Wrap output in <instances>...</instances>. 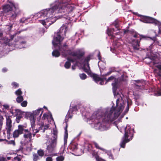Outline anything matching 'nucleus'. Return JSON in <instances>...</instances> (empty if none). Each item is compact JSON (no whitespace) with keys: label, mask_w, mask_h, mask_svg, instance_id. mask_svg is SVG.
Returning a JSON list of instances; mask_svg holds the SVG:
<instances>
[{"label":"nucleus","mask_w":161,"mask_h":161,"mask_svg":"<svg viewBox=\"0 0 161 161\" xmlns=\"http://www.w3.org/2000/svg\"><path fill=\"white\" fill-rule=\"evenodd\" d=\"M15 35H10V39H8L7 37H5L4 39V43L7 44H8L9 42L13 40Z\"/></svg>","instance_id":"obj_23"},{"label":"nucleus","mask_w":161,"mask_h":161,"mask_svg":"<svg viewBox=\"0 0 161 161\" xmlns=\"http://www.w3.org/2000/svg\"><path fill=\"white\" fill-rule=\"evenodd\" d=\"M57 131L56 129H54L53 131V139L49 141H47L46 142L47 145V150L48 153H51L53 152L55 150L57 145Z\"/></svg>","instance_id":"obj_9"},{"label":"nucleus","mask_w":161,"mask_h":161,"mask_svg":"<svg viewBox=\"0 0 161 161\" xmlns=\"http://www.w3.org/2000/svg\"><path fill=\"white\" fill-rule=\"evenodd\" d=\"M14 8L15 11L19 9L18 4L14 3L12 1H8L7 3L3 6V12L7 14H9L10 13L13 11V8Z\"/></svg>","instance_id":"obj_12"},{"label":"nucleus","mask_w":161,"mask_h":161,"mask_svg":"<svg viewBox=\"0 0 161 161\" xmlns=\"http://www.w3.org/2000/svg\"><path fill=\"white\" fill-rule=\"evenodd\" d=\"M84 52L82 49H78L75 52H72L71 55L72 56L71 57L67 58V61L65 63L64 66L66 69L70 68L71 63L74 64L75 62H76L77 59L79 58L80 57L84 54Z\"/></svg>","instance_id":"obj_7"},{"label":"nucleus","mask_w":161,"mask_h":161,"mask_svg":"<svg viewBox=\"0 0 161 161\" xmlns=\"http://www.w3.org/2000/svg\"><path fill=\"white\" fill-rule=\"evenodd\" d=\"M33 159L34 161H37L38 159V157L36 154H34L33 155Z\"/></svg>","instance_id":"obj_40"},{"label":"nucleus","mask_w":161,"mask_h":161,"mask_svg":"<svg viewBox=\"0 0 161 161\" xmlns=\"http://www.w3.org/2000/svg\"><path fill=\"white\" fill-rule=\"evenodd\" d=\"M134 128L130 125H127L125 128V134L120 143L121 147L124 148L125 144L131 140L133 137Z\"/></svg>","instance_id":"obj_6"},{"label":"nucleus","mask_w":161,"mask_h":161,"mask_svg":"<svg viewBox=\"0 0 161 161\" xmlns=\"http://www.w3.org/2000/svg\"><path fill=\"white\" fill-rule=\"evenodd\" d=\"M15 42L17 43V45H20L19 47V48H24L26 47L25 42L24 41L23 38L21 37H18L15 39Z\"/></svg>","instance_id":"obj_14"},{"label":"nucleus","mask_w":161,"mask_h":161,"mask_svg":"<svg viewBox=\"0 0 161 161\" xmlns=\"http://www.w3.org/2000/svg\"><path fill=\"white\" fill-rule=\"evenodd\" d=\"M68 23V24H65L60 28L59 31L55 34L53 39L52 41V43L55 47H58L59 48V51L62 53V55L64 57L67 56L66 51L67 49V46L66 44L63 46L60 47L61 43L64 39L65 33L68 31V28L70 27L71 25Z\"/></svg>","instance_id":"obj_4"},{"label":"nucleus","mask_w":161,"mask_h":161,"mask_svg":"<svg viewBox=\"0 0 161 161\" xmlns=\"http://www.w3.org/2000/svg\"><path fill=\"white\" fill-rule=\"evenodd\" d=\"M101 161H105V160H101Z\"/></svg>","instance_id":"obj_59"},{"label":"nucleus","mask_w":161,"mask_h":161,"mask_svg":"<svg viewBox=\"0 0 161 161\" xmlns=\"http://www.w3.org/2000/svg\"><path fill=\"white\" fill-rule=\"evenodd\" d=\"M44 122H43V125H40V126L39 128V129H38L39 130V131L41 130H43V132H44L47 129L50 127V125L49 124L44 125Z\"/></svg>","instance_id":"obj_22"},{"label":"nucleus","mask_w":161,"mask_h":161,"mask_svg":"<svg viewBox=\"0 0 161 161\" xmlns=\"http://www.w3.org/2000/svg\"><path fill=\"white\" fill-rule=\"evenodd\" d=\"M9 143L10 144H12L13 145H15V143L14 141H11L9 142Z\"/></svg>","instance_id":"obj_47"},{"label":"nucleus","mask_w":161,"mask_h":161,"mask_svg":"<svg viewBox=\"0 0 161 161\" xmlns=\"http://www.w3.org/2000/svg\"><path fill=\"white\" fill-rule=\"evenodd\" d=\"M37 153L39 156L41 157L43 156L44 154L43 151L42 150H38L37 151Z\"/></svg>","instance_id":"obj_37"},{"label":"nucleus","mask_w":161,"mask_h":161,"mask_svg":"<svg viewBox=\"0 0 161 161\" xmlns=\"http://www.w3.org/2000/svg\"><path fill=\"white\" fill-rule=\"evenodd\" d=\"M15 94L17 96H21L22 94V92L20 88L17 90L15 92Z\"/></svg>","instance_id":"obj_31"},{"label":"nucleus","mask_w":161,"mask_h":161,"mask_svg":"<svg viewBox=\"0 0 161 161\" xmlns=\"http://www.w3.org/2000/svg\"><path fill=\"white\" fill-rule=\"evenodd\" d=\"M27 102L26 101H23L21 103V105L23 107H25L26 106Z\"/></svg>","instance_id":"obj_39"},{"label":"nucleus","mask_w":161,"mask_h":161,"mask_svg":"<svg viewBox=\"0 0 161 161\" xmlns=\"http://www.w3.org/2000/svg\"><path fill=\"white\" fill-rule=\"evenodd\" d=\"M19 11V9L17 11H15V9H14V10H13L10 12L9 14H8V15H10L9 20L11 22L9 25H7V26H8L7 29L9 31H10L14 26L15 27L16 25L15 19L18 15V13Z\"/></svg>","instance_id":"obj_10"},{"label":"nucleus","mask_w":161,"mask_h":161,"mask_svg":"<svg viewBox=\"0 0 161 161\" xmlns=\"http://www.w3.org/2000/svg\"><path fill=\"white\" fill-rule=\"evenodd\" d=\"M77 111V107L75 106L72 107V108H70L66 116V118H71L72 117L73 114H76Z\"/></svg>","instance_id":"obj_18"},{"label":"nucleus","mask_w":161,"mask_h":161,"mask_svg":"<svg viewBox=\"0 0 161 161\" xmlns=\"http://www.w3.org/2000/svg\"><path fill=\"white\" fill-rule=\"evenodd\" d=\"M93 144L96 148L98 149H100L105 152H107L106 150H105V149H104V148H101V147H100L99 146L98 144L96 142H93Z\"/></svg>","instance_id":"obj_26"},{"label":"nucleus","mask_w":161,"mask_h":161,"mask_svg":"<svg viewBox=\"0 0 161 161\" xmlns=\"http://www.w3.org/2000/svg\"><path fill=\"white\" fill-rule=\"evenodd\" d=\"M3 36V33H0V39H1Z\"/></svg>","instance_id":"obj_52"},{"label":"nucleus","mask_w":161,"mask_h":161,"mask_svg":"<svg viewBox=\"0 0 161 161\" xmlns=\"http://www.w3.org/2000/svg\"><path fill=\"white\" fill-rule=\"evenodd\" d=\"M92 77L93 80L97 83H99L102 85L104 84V80H106V79L101 78L98 75L95 74H92Z\"/></svg>","instance_id":"obj_20"},{"label":"nucleus","mask_w":161,"mask_h":161,"mask_svg":"<svg viewBox=\"0 0 161 161\" xmlns=\"http://www.w3.org/2000/svg\"><path fill=\"white\" fill-rule=\"evenodd\" d=\"M22 157L21 156H19V157H16L14 158L13 161H20Z\"/></svg>","instance_id":"obj_36"},{"label":"nucleus","mask_w":161,"mask_h":161,"mask_svg":"<svg viewBox=\"0 0 161 161\" xmlns=\"http://www.w3.org/2000/svg\"><path fill=\"white\" fill-rule=\"evenodd\" d=\"M12 121L9 117L6 118V129L8 134L10 135L11 131L12 130Z\"/></svg>","instance_id":"obj_17"},{"label":"nucleus","mask_w":161,"mask_h":161,"mask_svg":"<svg viewBox=\"0 0 161 161\" xmlns=\"http://www.w3.org/2000/svg\"><path fill=\"white\" fill-rule=\"evenodd\" d=\"M25 133L24 135V137L27 141V142H31V139L32 137V135L33 136V133L32 131L29 130H24Z\"/></svg>","instance_id":"obj_16"},{"label":"nucleus","mask_w":161,"mask_h":161,"mask_svg":"<svg viewBox=\"0 0 161 161\" xmlns=\"http://www.w3.org/2000/svg\"><path fill=\"white\" fill-rule=\"evenodd\" d=\"M115 29H108L107 33L108 36H110V38L113 40V47H111V51L113 53H116V48L119 47L121 44V42L117 41V39H120L123 35V30L119 31L116 25Z\"/></svg>","instance_id":"obj_5"},{"label":"nucleus","mask_w":161,"mask_h":161,"mask_svg":"<svg viewBox=\"0 0 161 161\" xmlns=\"http://www.w3.org/2000/svg\"><path fill=\"white\" fill-rule=\"evenodd\" d=\"M71 18L70 17L68 18L67 19H68V20L70 21H71L72 20H71Z\"/></svg>","instance_id":"obj_53"},{"label":"nucleus","mask_w":161,"mask_h":161,"mask_svg":"<svg viewBox=\"0 0 161 161\" xmlns=\"http://www.w3.org/2000/svg\"><path fill=\"white\" fill-rule=\"evenodd\" d=\"M11 113L14 116H17L18 115H21L23 114L24 112L21 111L20 110L15 109L12 110V111H11Z\"/></svg>","instance_id":"obj_21"},{"label":"nucleus","mask_w":161,"mask_h":161,"mask_svg":"<svg viewBox=\"0 0 161 161\" xmlns=\"http://www.w3.org/2000/svg\"><path fill=\"white\" fill-rule=\"evenodd\" d=\"M90 59V58L88 56L84 59V62L83 63V69L85 72L88 74L90 73V68L89 66L88 62Z\"/></svg>","instance_id":"obj_13"},{"label":"nucleus","mask_w":161,"mask_h":161,"mask_svg":"<svg viewBox=\"0 0 161 161\" xmlns=\"http://www.w3.org/2000/svg\"><path fill=\"white\" fill-rule=\"evenodd\" d=\"M148 38L145 36L140 35L136 32H134L132 35L130 41L134 49L138 50L140 46V42L142 39H147Z\"/></svg>","instance_id":"obj_8"},{"label":"nucleus","mask_w":161,"mask_h":161,"mask_svg":"<svg viewBox=\"0 0 161 161\" xmlns=\"http://www.w3.org/2000/svg\"><path fill=\"white\" fill-rule=\"evenodd\" d=\"M152 47V45H151L149 47V48H147V50L148 51H150V50L151 49V48Z\"/></svg>","instance_id":"obj_51"},{"label":"nucleus","mask_w":161,"mask_h":161,"mask_svg":"<svg viewBox=\"0 0 161 161\" xmlns=\"http://www.w3.org/2000/svg\"><path fill=\"white\" fill-rule=\"evenodd\" d=\"M64 157L63 156L58 157L56 158V161H63L64 160Z\"/></svg>","instance_id":"obj_34"},{"label":"nucleus","mask_w":161,"mask_h":161,"mask_svg":"<svg viewBox=\"0 0 161 161\" xmlns=\"http://www.w3.org/2000/svg\"><path fill=\"white\" fill-rule=\"evenodd\" d=\"M43 111V108H40L33 111L32 113H28L27 114L30 121L31 125V127L30 128V130L32 131L34 136L39 132V130L36 127L35 121L36 118H37L36 123L38 125H42L43 122L46 120H47L48 122H50L51 124H54L55 125L52 115L50 112L44 113L41 118Z\"/></svg>","instance_id":"obj_3"},{"label":"nucleus","mask_w":161,"mask_h":161,"mask_svg":"<svg viewBox=\"0 0 161 161\" xmlns=\"http://www.w3.org/2000/svg\"><path fill=\"white\" fill-rule=\"evenodd\" d=\"M16 116V121L17 123H19L22 117V114L21 115H18Z\"/></svg>","instance_id":"obj_35"},{"label":"nucleus","mask_w":161,"mask_h":161,"mask_svg":"<svg viewBox=\"0 0 161 161\" xmlns=\"http://www.w3.org/2000/svg\"><path fill=\"white\" fill-rule=\"evenodd\" d=\"M2 112V111H1V110L0 109V112Z\"/></svg>","instance_id":"obj_58"},{"label":"nucleus","mask_w":161,"mask_h":161,"mask_svg":"<svg viewBox=\"0 0 161 161\" xmlns=\"http://www.w3.org/2000/svg\"><path fill=\"white\" fill-rule=\"evenodd\" d=\"M46 161H53V159L51 157H48L46 159Z\"/></svg>","instance_id":"obj_44"},{"label":"nucleus","mask_w":161,"mask_h":161,"mask_svg":"<svg viewBox=\"0 0 161 161\" xmlns=\"http://www.w3.org/2000/svg\"><path fill=\"white\" fill-rule=\"evenodd\" d=\"M153 33L154 34V36L153 37V39H152L154 40L155 38V37L157 35L156 32H154Z\"/></svg>","instance_id":"obj_48"},{"label":"nucleus","mask_w":161,"mask_h":161,"mask_svg":"<svg viewBox=\"0 0 161 161\" xmlns=\"http://www.w3.org/2000/svg\"><path fill=\"white\" fill-rule=\"evenodd\" d=\"M114 79V77L113 76H110V77H109L107 80H106V81L105 84H106L107 82L113 80Z\"/></svg>","instance_id":"obj_43"},{"label":"nucleus","mask_w":161,"mask_h":161,"mask_svg":"<svg viewBox=\"0 0 161 161\" xmlns=\"http://www.w3.org/2000/svg\"><path fill=\"white\" fill-rule=\"evenodd\" d=\"M80 111H81L82 112H83L84 111V110H82V108H81V109H80Z\"/></svg>","instance_id":"obj_56"},{"label":"nucleus","mask_w":161,"mask_h":161,"mask_svg":"<svg viewBox=\"0 0 161 161\" xmlns=\"http://www.w3.org/2000/svg\"><path fill=\"white\" fill-rule=\"evenodd\" d=\"M23 100V98L22 96H18L16 99L17 102L19 103H20Z\"/></svg>","instance_id":"obj_32"},{"label":"nucleus","mask_w":161,"mask_h":161,"mask_svg":"<svg viewBox=\"0 0 161 161\" xmlns=\"http://www.w3.org/2000/svg\"><path fill=\"white\" fill-rule=\"evenodd\" d=\"M78 145L76 144H72L70 146V149L73 151H76L78 148Z\"/></svg>","instance_id":"obj_27"},{"label":"nucleus","mask_w":161,"mask_h":161,"mask_svg":"<svg viewBox=\"0 0 161 161\" xmlns=\"http://www.w3.org/2000/svg\"><path fill=\"white\" fill-rule=\"evenodd\" d=\"M139 16L141 17V18L139 19L141 21L145 23H154L158 25L159 29V33L161 34V27H160L161 25V22L150 17L142 16L141 15H139Z\"/></svg>","instance_id":"obj_11"},{"label":"nucleus","mask_w":161,"mask_h":161,"mask_svg":"<svg viewBox=\"0 0 161 161\" xmlns=\"http://www.w3.org/2000/svg\"><path fill=\"white\" fill-rule=\"evenodd\" d=\"M74 65L72 66V69L74 70L75 69V66L76 65V63H75V62L74 63Z\"/></svg>","instance_id":"obj_50"},{"label":"nucleus","mask_w":161,"mask_h":161,"mask_svg":"<svg viewBox=\"0 0 161 161\" xmlns=\"http://www.w3.org/2000/svg\"><path fill=\"white\" fill-rule=\"evenodd\" d=\"M7 70L8 69L6 68H3L2 69V71L3 73L6 72Z\"/></svg>","instance_id":"obj_46"},{"label":"nucleus","mask_w":161,"mask_h":161,"mask_svg":"<svg viewBox=\"0 0 161 161\" xmlns=\"http://www.w3.org/2000/svg\"><path fill=\"white\" fill-rule=\"evenodd\" d=\"M29 19V18H23L21 19L20 22H22V23H25L26 22L25 21L27 19Z\"/></svg>","instance_id":"obj_41"},{"label":"nucleus","mask_w":161,"mask_h":161,"mask_svg":"<svg viewBox=\"0 0 161 161\" xmlns=\"http://www.w3.org/2000/svg\"><path fill=\"white\" fill-rule=\"evenodd\" d=\"M11 85L12 88L14 89H16L19 86V84L15 82H13L11 83Z\"/></svg>","instance_id":"obj_30"},{"label":"nucleus","mask_w":161,"mask_h":161,"mask_svg":"<svg viewBox=\"0 0 161 161\" xmlns=\"http://www.w3.org/2000/svg\"><path fill=\"white\" fill-rule=\"evenodd\" d=\"M80 155V154H78V155Z\"/></svg>","instance_id":"obj_60"},{"label":"nucleus","mask_w":161,"mask_h":161,"mask_svg":"<svg viewBox=\"0 0 161 161\" xmlns=\"http://www.w3.org/2000/svg\"><path fill=\"white\" fill-rule=\"evenodd\" d=\"M0 161H5V159L3 157L0 156Z\"/></svg>","instance_id":"obj_49"},{"label":"nucleus","mask_w":161,"mask_h":161,"mask_svg":"<svg viewBox=\"0 0 161 161\" xmlns=\"http://www.w3.org/2000/svg\"><path fill=\"white\" fill-rule=\"evenodd\" d=\"M52 55L53 56L58 57L60 56V53L57 50H54L52 52Z\"/></svg>","instance_id":"obj_29"},{"label":"nucleus","mask_w":161,"mask_h":161,"mask_svg":"<svg viewBox=\"0 0 161 161\" xmlns=\"http://www.w3.org/2000/svg\"><path fill=\"white\" fill-rule=\"evenodd\" d=\"M11 158V157H8L7 158V159L8 160L10 159Z\"/></svg>","instance_id":"obj_55"},{"label":"nucleus","mask_w":161,"mask_h":161,"mask_svg":"<svg viewBox=\"0 0 161 161\" xmlns=\"http://www.w3.org/2000/svg\"><path fill=\"white\" fill-rule=\"evenodd\" d=\"M74 8L73 5L67 4L63 0H56L50 4L49 8L41 10L34 17L41 18L42 19L39 20L40 23L47 28L57 19L54 16L56 13H62L65 11H72ZM31 16L33 17V16Z\"/></svg>","instance_id":"obj_2"},{"label":"nucleus","mask_w":161,"mask_h":161,"mask_svg":"<svg viewBox=\"0 0 161 161\" xmlns=\"http://www.w3.org/2000/svg\"><path fill=\"white\" fill-rule=\"evenodd\" d=\"M100 53L98 52V57L99 60H100V61H99V62L98 63V65L100 68H101V65L102 64H103V65H104L105 64V63L103 62L102 61H101V58L100 56Z\"/></svg>","instance_id":"obj_24"},{"label":"nucleus","mask_w":161,"mask_h":161,"mask_svg":"<svg viewBox=\"0 0 161 161\" xmlns=\"http://www.w3.org/2000/svg\"><path fill=\"white\" fill-rule=\"evenodd\" d=\"M118 82L116 79L112 84L114 97L117 98L115 106L113 105L103 109H99L94 112L91 117L88 116L87 113L85 116L88 120L93 123L94 128L101 131L108 130L109 127V124L115 120L119 117L123 118L128 112L129 107L128 103L124 109L125 103L123 98V95L121 92L117 91Z\"/></svg>","instance_id":"obj_1"},{"label":"nucleus","mask_w":161,"mask_h":161,"mask_svg":"<svg viewBox=\"0 0 161 161\" xmlns=\"http://www.w3.org/2000/svg\"><path fill=\"white\" fill-rule=\"evenodd\" d=\"M68 136V133L66 129H65V134L64 137V145H65L67 143V139Z\"/></svg>","instance_id":"obj_25"},{"label":"nucleus","mask_w":161,"mask_h":161,"mask_svg":"<svg viewBox=\"0 0 161 161\" xmlns=\"http://www.w3.org/2000/svg\"><path fill=\"white\" fill-rule=\"evenodd\" d=\"M105 153H107V154L109 156V158H111L112 159H114L113 157V155L111 154V153H110V151H107V152H105Z\"/></svg>","instance_id":"obj_38"},{"label":"nucleus","mask_w":161,"mask_h":161,"mask_svg":"<svg viewBox=\"0 0 161 161\" xmlns=\"http://www.w3.org/2000/svg\"><path fill=\"white\" fill-rule=\"evenodd\" d=\"M22 147H21V148L20 149H18V150H17L18 151H22Z\"/></svg>","instance_id":"obj_54"},{"label":"nucleus","mask_w":161,"mask_h":161,"mask_svg":"<svg viewBox=\"0 0 161 161\" xmlns=\"http://www.w3.org/2000/svg\"><path fill=\"white\" fill-rule=\"evenodd\" d=\"M18 128V129L15 130L13 132V137L14 138L18 137L19 135L22 134L23 131L24 130V126L22 125H19Z\"/></svg>","instance_id":"obj_15"},{"label":"nucleus","mask_w":161,"mask_h":161,"mask_svg":"<svg viewBox=\"0 0 161 161\" xmlns=\"http://www.w3.org/2000/svg\"><path fill=\"white\" fill-rule=\"evenodd\" d=\"M44 108H47L46 107H45V106H44Z\"/></svg>","instance_id":"obj_57"},{"label":"nucleus","mask_w":161,"mask_h":161,"mask_svg":"<svg viewBox=\"0 0 161 161\" xmlns=\"http://www.w3.org/2000/svg\"><path fill=\"white\" fill-rule=\"evenodd\" d=\"M79 76L80 79L82 80H84L86 78V75L84 73L80 74L79 75Z\"/></svg>","instance_id":"obj_33"},{"label":"nucleus","mask_w":161,"mask_h":161,"mask_svg":"<svg viewBox=\"0 0 161 161\" xmlns=\"http://www.w3.org/2000/svg\"><path fill=\"white\" fill-rule=\"evenodd\" d=\"M136 83L135 84V87L137 89H141V83L139 81H135Z\"/></svg>","instance_id":"obj_28"},{"label":"nucleus","mask_w":161,"mask_h":161,"mask_svg":"<svg viewBox=\"0 0 161 161\" xmlns=\"http://www.w3.org/2000/svg\"><path fill=\"white\" fill-rule=\"evenodd\" d=\"M88 151L89 152H91L93 156H95L96 158L97 161H101V160H104L103 159L100 158L97 155V153L95 151L92 149V146L91 145H89L88 146Z\"/></svg>","instance_id":"obj_19"},{"label":"nucleus","mask_w":161,"mask_h":161,"mask_svg":"<svg viewBox=\"0 0 161 161\" xmlns=\"http://www.w3.org/2000/svg\"><path fill=\"white\" fill-rule=\"evenodd\" d=\"M4 108L5 109H8L9 108V106L8 104H4L3 105Z\"/></svg>","instance_id":"obj_45"},{"label":"nucleus","mask_w":161,"mask_h":161,"mask_svg":"<svg viewBox=\"0 0 161 161\" xmlns=\"http://www.w3.org/2000/svg\"><path fill=\"white\" fill-rule=\"evenodd\" d=\"M113 69H110L109 71L108 72L107 74H105V75H108L110 74L112 72H113Z\"/></svg>","instance_id":"obj_42"}]
</instances>
